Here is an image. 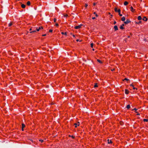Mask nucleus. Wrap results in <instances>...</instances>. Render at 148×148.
Wrapping results in <instances>:
<instances>
[{"instance_id":"nucleus-1","label":"nucleus","mask_w":148,"mask_h":148,"mask_svg":"<svg viewBox=\"0 0 148 148\" xmlns=\"http://www.w3.org/2000/svg\"><path fill=\"white\" fill-rule=\"evenodd\" d=\"M82 25L81 24V25H79L78 26H75V28L76 29H79L81 27V26H82Z\"/></svg>"},{"instance_id":"nucleus-2","label":"nucleus","mask_w":148,"mask_h":148,"mask_svg":"<svg viewBox=\"0 0 148 148\" xmlns=\"http://www.w3.org/2000/svg\"><path fill=\"white\" fill-rule=\"evenodd\" d=\"M131 22L130 21L129 19H127L126 21L124 22V23L125 24H127Z\"/></svg>"},{"instance_id":"nucleus-3","label":"nucleus","mask_w":148,"mask_h":148,"mask_svg":"<svg viewBox=\"0 0 148 148\" xmlns=\"http://www.w3.org/2000/svg\"><path fill=\"white\" fill-rule=\"evenodd\" d=\"M43 27L42 26H40V27H39L38 29H36V31L37 32H38L40 29H43Z\"/></svg>"},{"instance_id":"nucleus-4","label":"nucleus","mask_w":148,"mask_h":148,"mask_svg":"<svg viewBox=\"0 0 148 148\" xmlns=\"http://www.w3.org/2000/svg\"><path fill=\"white\" fill-rule=\"evenodd\" d=\"M125 26V25L123 24L122 25H121L120 27V29H124V27H123V26Z\"/></svg>"},{"instance_id":"nucleus-5","label":"nucleus","mask_w":148,"mask_h":148,"mask_svg":"<svg viewBox=\"0 0 148 148\" xmlns=\"http://www.w3.org/2000/svg\"><path fill=\"white\" fill-rule=\"evenodd\" d=\"M121 10L120 9H119L118 10V12L119 13V16H122V14H120Z\"/></svg>"},{"instance_id":"nucleus-6","label":"nucleus","mask_w":148,"mask_h":148,"mask_svg":"<svg viewBox=\"0 0 148 148\" xmlns=\"http://www.w3.org/2000/svg\"><path fill=\"white\" fill-rule=\"evenodd\" d=\"M25 127V125L24 124L22 123V131H23V128Z\"/></svg>"},{"instance_id":"nucleus-7","label":"nucleus","mask_w":148,"mask_h":148,"mask_svg":"<svg viewBox=\"0 0 148 148\" xmlns=\"http://www.w3.org/2000/svg\"><path fill=\"white\" fill-rule=\"evenodd\" d=\"M129 91L127 89L125 90V93L126 94H128L129 93Z\"/></svg>"},{"instance_id":"nucleus-8","label":"nucleus","mask_w":148,"mask_h":148,"mask_svg":"<svg viewBox=\"0 0 148 148\" xmlns=\"http://www.w3.org/2000/svg\"><path fill=\"white\" fill-rule=\"evenodd\" d=\"M114 28L115 31L118 30V28L116 25H115L114 27Z\"/></svg>"},{"instance_id":"nucleus-9","label":"nucleus","mask_w":148,"mask_h":148,"mask_svg":"<svg viewBox=\"0 0 148 148\" xmlns=\"http://www.w3.org/2000/svg\"><path fill=\"white\" fill-rule=\"evenodd\" d=\"M121 21H125V17L124 16L121 19Z\"/></svg>"},{"instance_id":"nucleus-10","label":"nucleus","mask_w":148,"mask_h":148,"mask_svg":"<svg viewBox=\"0 0 148 148\" xmlns=\"http://www.w3.org/2000/svg\"><path fill=\"white\" fill-rule=\"evenodd\" d=\"M143 19L145 21H146L147 20V19L146 18V17H144Z\"/></svg>"},{"instance_id":"nucleus-11","label":"nucleus","mask_w":148,"mask_h":148,"mask_svg":"<svg viewBox=\"0 0 148 148\" xmlns=\"http://www.w3.org/2000/svg\"><path fill=\"white\" fill-rule=\"evenodd\" d=\"M108 143L109 144L112 143V141L111 140H109V139H108L107 140Z\"/></svg>"},{"instance_id":"nucleus-12","label":"nucleus","mask_w":148,"mask_h":148,"mask_svg":"<svg viewBox=\"0 0 148 148\" xmlns=\"http://www.w3.org/2000/svg\"><path fill=\"white\" fill-rule=\"evenodd\" d=\"M130 10L131 11L133 12L134 9H133V7L132 6H131L130 7Z\"/></svg>"},{"instance_id":"nucleus-13","label":"nucleus","mask_w":148,"mask_h":148,"mask_svg":"<svg viewBox=\"0 0 148 148\" xmlns=\"http://www.w3.org/2000/svg\"><path fill=\"white\" fill-rule=\"evenodd\" d=\"M138 20H139V21H140V20H141L142 19V18L141 16H138Z\"/></svg>"},{"instance_id":"nucleus-14","label":"nucleus","mask_w":148,"mask_h":148,"mask_svg":"<svg viewBox=\"0 0 148 148\" xmlns=\"http://www.w3.org/2000/svg\"><path fill=\"white\" fill-rule=\"evenodd\" d=\"M30 2L29 1H28L27 3V4L28 6H29L30 5Z\"/></svg>"},{"instance_id":"nucleus-15","label":"nucleus","mask_w":148,"mask_h":148,"mask_svg":"<svg viewBox=\"0 0 148 148\" xmlns=\"http://www.w3.org/2000/svg\"><path fill=\"white\" fill-rule=\"evenodd\" d=\"M21 7L22 8H25V5L23 4H21Z\"/></svg>"},{"instance_id":"nucleus-16","label":"nucleus","mask_w":148,"mask_h":148,"mask_svg":"<svg viewBox=\"0 0 148 148\" xmlns=\"http://www.w3.org/2000/svg\"><path fill=\"white\" fill-rule=\"evenodd\" d=\"M126 108L127 109H129L130 108V105L129 104L127 105V106Z\"/></svg>"},{"instance_id":"nucleus-17","label":"nucleus","mask_w":148,"mask_h":148,"mask_svg":"<svg viewBox=\"0 0 148 148\" xmlns=\"http://www.w3.org/2000/svg\"><path fill=\"white\" fill-rule=\"evenodd\" d=\"M128 4V2L127 1H125L124 3V5H126Z\"/></svg>"},{"instance_id":"nucleus-18","label":"nucleus","mask_w":148,"mask_h":148,"mask_svg":"<svg viewBox=\"0 0 148 148\" xmlns=\"http://www.w3.org/2000/svg\"><path fill=\"white\" fill-rule=\"evenodd\" d=\"M143 121L144 122H147L148 121V119H144Z\"/></svg>"},{"instance_id":"nucleus-19","label":"nucleus","mask_w":148,"mask_h":148,"mask_svg":"<svg viewBox=\"0 0 148 148\" xmlns=\"http://www.w3.org/2000/svg\"><path fill=\"white\" fill-rule=\"evenodd\" d=\"M97 87H98L97 84V83L95 84V85L94 86V87L96 88Z\"/></svg>"},{"instance_id":"nucleus-20","label":"nucleus","mask_w":148,"mask_h":148,"mask_svg":"<svg viewBox=\"0 0 148 148\" xmlns=\"http://www.w3.org/2000/svg\"><path fill=\"white\" fill-rule=\"evenodd\" d=\"M74 125L75 126V127H77V126H79V124H78V125H77V123H75Z\"/></svg>"},{"instance_id":"nucleus-21","label":"nucleus","mask_w":148,"mask_h":148,"mask_svg":"<svg viewBox=\"0 0 148 148\" xmlns=\"http://www.w3.org/2000/svg\"><path fill=\"white\" fill-rule=\"evenodd\" d=\"M93 14H95V16H97V17L98 16V15L97 14H96V12H94V13H93Z\"/></svg>"},{"instance_id":"nucleus-22","label":"nucleus","mask_w":148,"mask_h":148,"mask_svg":"<svg viewBox=\"0 0 148 148\" xmlns=\"http://www.w3.org/2000/svg\"><path fill=\"white\" fill-rule=\"evenodd\" d=\"M114 10H115V11L116 12H118V10H117V8H114Z\"/></svg>"},{"instance_id":"nucleus-23","label":"nucleus","mask_w":148,"mask_h":148,"mask_svg":"<svg viewBox=\"0 0 148 148\" xmlns=\"http://www.w3.org/2000/svg\"><path fill=\"white\" fill-rule=\"evenodd\" d=\"M97 61H98V62H99V63H102L101 61H100L99 60H97Z\"/></svg>"},{"instance_id":"nucleus-24","label":"nucleus","mask_w":148,"mask_h":148,"mask_svg":"<svg viewBox=\"0 0 148 148\" xmlns=\"http://www.w3.org/2000/svg\"><path fill=\"white\" fill-rule=\"evenodd\" d=\"M61 34H64L65 35H66V32H61Z\"/></svg>"},{"instance_id":"nucleus-25","label":"nucleus","mask_w":148,"mask_h":148,"mask_svg":"<svg viewBox=\"0 0 148 148\" xmlns=\"http://www.w3.org/2000/svg\"><path fill=\"white\" fill-rule=\"evenodd\" d=\"M93 43H92L90 44V46H91V48H93Z\"/></svg>"},{"instance_id":"nucleus-26","label":"nucleus","mask_w":148,"mask_h":148,"mask_svg":"<svg viewBox=\"0 0 148 148\" xmlns=\"http://www.w3.org/2000/svg\"><path fill=\"white\" fill-rule=\"evenodd\" d=\"M125 80H126V81H128L129 80V79L127 78H125L123 80V81H124Z\"/></svg>"},{"instance_id":"nucleus-27","label":"nucleus","mask_w":148,"mask_h":148,"mask_svg":"<svg viewBox=\"0 0 148 148\" xmlns=\"http://www.w3.org/2000/svg\"><path fill=\"white\" fill-rule=\"evenodd\" d=\"M135 23H136V24H139V23H141V21H140L139 22H135Z\"/></svg>"},{"instance_id":"nucleus-28","label":"nucleus","mask_w":148,"mask_h":148,"mask_svg":"<svg viewBox=\"0 0 148 148\" xmlns=\"http://www.w3.org/2000/svg\"><path fill=\"white\" fill-rule=\"evenodd\" d=\"M12 25V23H10L9 24L8 26H10Z\"/></svg>"},{"instance_id":"nucleus-29","label":"nucleus","mask_w":148,"mask_h":148,"mask_svg":"<svg viewBox=\"0 0 148 148\" xmlns=\"http://www.w3.org/2000/svg\"><path fill=\"white\" fill-rule=\"evenodd\" d=\"M36 32V31H35V30L33 31H32V32H30V33H34V32Z\"/></svg>"},{"instance_id":"nucleus-30","label":"nucleus","mask_w":148,"mask_h":148,"mask_svg":"<svg viewBox=\"0 0 148 148\" xmlns=\"http://www.w3.org/2000/svg\"><path fill=\"white\" fill-rule=\"evenodd\" d=\"M134 110L135 111H137V109H136V108H134V109H133L132 110Z\"/></svg>"},{"instance_id":"nucleus-31","label":"nucleus","mask_w":148,"mask_h":148,"mask_svg":"<svg viewBox=\"0 0 148 148\" xmlns=\"http://www.w3.org/2000/svg\"><path fill=\"white\" fill-rule=\"evenodd\" d=\"M136 112V113H137V114L136 115H140V113H138V112H137L136 111V112Z\"/></svg>"},{"instance_id":"nucleus-32","label":"nucleus","mask_w":148,"mask_h":148,"mask_svg":"<svg viewBox=\"0 0 148 148\" xmlns=\"http://www.w3.org/2000/svg\"><path fill=\"white\" fill-rule=\"evenodd\" d=\"M57 19L56 18H55L54 19V22H56Z\"/></svg>"},{"instance_id":"nucleus-33","label":"nucleus","mask_w":148,"mask_h":148,"mask_svg":"<svg viewBox=\"0 0 148 148\" xmlns=\"http://www.w3.org/2000/svg\"><path fill=\"white\" fill-rule=\"evenodd\" d=\"M52 32V29H50L49 30V32Z\"/></svg>"},{"instance_id":"nucleus-34","label":"nucleus","mask_w":148,"mask_h":148,"mask_svg":"<svg viewBox=\"0 0 148 148\" xmlns=\"http://www.w3.org/2000/svg\"><path fill=\"white\" fill-rule=\"evenodd\" d=\"M69 136H70V137H72L73 138H74V137H74L73 136H71V135H70Z\"/></svg>"},{"instance_id":"nucleus-35","label":"nucleus","mask_w":148,"mask_h":148,"mask_svg":"<svg viewBox=\"0 0 148 148\" xmlns=\"http://www.w3.org/2000/svg\"><path fill=\"white\" fill-rule=\"evenodd\" d=\"M87 6H88V5L86 3L85 4V7H87Z\"/></svg>"},{"instance_id":"nucleus-36","label":"nucleus","mask_w":148,"mask_h":148,"mask_svg":"<svg viewBox=\"0 0 148 148\" xmlns=\"http://www.w3.org/2000/svg\"><path fill=\"white\" fill-rule=\"evenodd\" d=\"M68 16V15L67 14H65V15H64V17H67Z\"/></svg>"},{"instance_id":"nucleus-37","label":"nucleus","mask_w":148,"mask_h":148,"mask_svg":"<svg viewBox=\"0 0 148 148\" xmlns=\"http://www.w3.org/2000/svg\"><path fill=\"white\" fill-rule=\"evenodd\" d=\"M40 141H41V142H43L44 141V140H39Z\"/></svg>"},{"instance_id":"nucleus-38","label":"nucleus","mask_w":148,"mask_h":148,"mask_svg":"<svg viewBox=\"0 0 148 148\" xmlns=\"http://www.w3.org/2000/svg\"><path fill=\"white\" fill-rule=\"evenodd\" d=\"M133 89H137V88H135V87H134V86L133 87Z\"/></svg>"},{"instance_id":"nucleus-39","label":"nucleus","mask_w":148,"mask_h":148,"mask_svg":"<svg viewBox=\"0 0 148 148\" xmlns=\"http://www.w3.org/2000/svg\"><path fill=\"white\" fill-rule=\"evenodd\" d=\"M56 26H58V24L57 23H56Z\"/></svg>"},{"instance_id":"nucleus-40","label":"nucleus","mask_w":148,"mask_h":148,"mask_svg":"<svg viewBox=\"0 0 148 148\" xmlns=\"http://www.w3.org/2000/svg\"><path fill=\"white\" fill-rule=\"evenodd\" d=\"M116 23V21H114V24H115Z\"/></svg>"},{"instance_id":"nucleus-41","label":"nucleus","mask_w":148,"mask_h":148,"mask_svg":"<svg viewBox=\"0 0 148 148\" xmlns=\"http://www.w3.org/2000/svg\"><path fill=\"white\" fill-rule=\"evenodd\" d=\"M96 4V3H93V5L95 6Z\"/></svg>"},{"instance_id":"nucleus-42","label":"nucleus","mask_w":148,"mask_h":148,"mask_svg":"<svg viewBox=\"0 0 148 148\" xmlns=\"http://www.w3.org/2000/svg\"><path fill=\"white\" fill-rule=\"evenodd\" d=\"M46 34H44L42 35V36H46Z\"/></svg>"},{"instance_id":"nucleus-43","label":"nucleus","mask_w":148,"mask_h":148,"mask_svg":"<svg viewBox=\"0 0 148 148\" xmlns=\"http://www.w3.org/2000/svg\"><path fill=\"white\" fill-rule=\"evenodd\" d=\"M130 86H132V87H133V86H134L133 85H132V84H131V85H130Z\"/></svg>"},{"instance_id":"nucleus-44","label":"nucleus","mask_w":148,"mask_h":148,"mask_svg":"<svg viewBox=\"0 0 148 148\" xmlns=\"http://www.w3.org/2000/svg\"><path fill=\"white\" fill-rule=\"evenodd\" d=\"M92 19H95V17H92Z\"/></svg>"},{"instance_id":"nucleus-45","label":"nucleus","mask_w":148,"mask_h":148,"mask_svg":"<svg viewBox=\"0 0 148 148\" xmlns=\"http://www.w3.org/2000/svg\"><path fill=\"white\" fill-rule=\"evenodd\" d=\"M114 69H112V70H111V71H114Z\"/></svg>"},{"instance_id":"nucleus-46","label":"nucleus","mask_w":148,"mask_h":148,"mask_svg":"<svg viewBox=\"0 0 148 148\" xmlns=\"http://www.w3.org/2000/svg\"><path fill=\"white\" fill-rule=\"evenodd\" d=\"M76 41H77V42L79 41V39H77L76 40Z\"/></svg>"},{"instance_id":"nucleus-47","label":"nucleus","mask_w":148,"mask_h":148,"mask_svg":"<svg viewBox=\"0 0 148 148\" xmlns=\"http://www.w3.org/2000/svg\"><path fill=\"white\" fill-rule=\"evenodd\" d=\"M73 37H75V35H74V34H73Z\"/></svg>"},{"instance_id":"nucleus-48","label":"nucleus","mask_w":148,"mask_h":148,"mask_svg":"<svg viewBox=\"0 0 148 148\" xmlns=\"http://www.w3.org/2000/svg\"><path fill=\"white\" fill-rule=\"evenodd\" d=\"M128 37V38H129L130 37V36H128V37Z\"/></svg>"},{"instance_id":"nucleus-49","label":"nucleus","mask_w":148,"mask_h":148,"mask_svg":"<svg viewBox=\"0 0 148 148\" xmlns=\"http://www.w3.org/2000/svg\"><path fill=\"white\" fill-rule=\"evenodd\" d=\"M32 30V29H29L30 31H31Z\"/></svg>"},{"instance_id":"nucleus-50","label":"nucleus","mask_w":148,"mask_h":148,"mask_svg":"<svg viewBox=\"0 0 148 148\" xmlns=\"http://www.w3.org/2000/svg\"><path fill=\"white\" fill-rule=\"evenodd\" d=\"M92 50L93 51H94V49H92Z\"/></svg>"},{"instance_id":"nucleus-51","label":"nucleus","mask_w":148,"mask_h":148,"mask_svg":"<svg viewBox=\"0 0 148 148\" xmlns=\"http://www.w3.org/2000/svg\"><path fill=\"white\" fill-rule=\"evenodd\" d=\"M111 17H112V15H111Z\"/></svg>"},{"instance_id":"nucleus-52","label":"nucleus","mask_w":148,"mask_h":148,"mask_svg":"<svg viewBox=\"0 0 148 148\" xmlns=\"http://www.w3.org/2000/svg\"><path fill=\"white\" fill-rule=\"evenodd\" d=\"M109 14H110V13H109Z\"/></svg>"},{"instance_id":"nucleus-53","label":"nucleus","mask_w":148,"mask_h":148,"mask_svg":"<svg viewBox=\"0 0 148 148\" xmlns=\"http://www.w3.org/2000/svg\"><path fill=\"white\" fill-rule=\"evenodd\" d=\"M78 123L79 124V122H78Z\"/></svg>"}]
</instances>
